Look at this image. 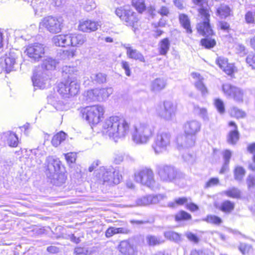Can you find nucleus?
I'll return each instance as SVG.
<instances>
[{"label":"nucleus","instance_id":"obj_1","mask_svg":"<svg viewBox=\"0 0 255 255\" xmlns=\"http://www.w3.org/2000/svg\"><path fill=\"white\" fill-rule=\"evenodd\" d=\"M130 125L125 119L117 116L105 120L102 125V132L115 141L125 137L129 131Z\"/></svg>","mask_w":255,"mask_h":255},{"label":"nucleus","instance_id":"obj_2","mask_svg":"<svg viewBox=\"0 0 255 255\" xmlns=\"http://www.w3.org/2000/svg\"><path fill=\"white\" fill-rule=\"evenodd\" d=\"M78 70L76 67L65 66L62 68L63 76L68 79L65 82L58 83L57 92L64 98H70L76 96L79 92L80 83L75 77H70L76 74Z\"/></svg>","mask_w":255,"mask_h":255},{"label":"nucleus","instance_id":"obj_3","mask_svg":"<svg viewBox=\"0 0 255 255\" xmlns=\"http://www.w3.org/2000/svg\"><path fill=\"white\" fill-rule=\"evenodd\" d=\"M201 129V124L197 120H190L184 126L185 135L178 136L177 145L179 149L193 146L196 140V135Z\"/></svg>","mask_w":255,"mask_h":255},{"label":"nucleus","instance_id":"obj_4","mask_svg":"<svg viewBox=\"0 0 255 255\" xmlns=\"http://www.w3.org/2000/svg\"><path fill=\"white\" fill-rule=\"evenodd\" d=\"M95 180L100 184L113 185L120 183L122 176L113 167L102 166L95 171Z\"/></svg>","mask_w":255,"mask_h":255},{"label":"nucleus","instance_id":"obj_5","mask_svg":"<svg viewBox=\"0 0 255 255\" xmlns=\"http://www.w3.org/2000/svg\"><path fill=\"white\" fill-rule=\"evenodd\" d=\"M47 176L52 179V182L56 186H60L66 179L64 173L61 171L60 160L52 156H49L45 161Z\"/></svg>","mask_w":255,"mask_h":255},{"label":"nucleus","instance_id":"obj_6","mask_svg":"<svg viewBox=\"0 0 255 255\" xmlns=\"http://www.w3.org/2000/svg\"><path fill=\"white\" fill-rule=\"evenodd\" d=\"M154 132V126L146 123H140L134 127L132 139L137 144H145L151 140Z\"/></svg>","mask_w":255,"mask_h":255},{"label":"nucleus","instance_id":"obj_7","mask_svg":"<svg viewBox=\"0 0 255 255\" xmlns=\"http://www.w3.org/2000/svg\"><path fill=\"white\" fill-rule=\"evenodd\" d=\"M134 180L140 184L151 189L158 188L153 171L149 168L145 167L136 171L134 175Z\"/></svg>","mask_w":255,"mask_h":255},{"label":"nucleus","instance_id":"obj_8","mask_svg":"<svg viewBox=\"0 0 255 255\" xmlns=\"http://www.w3.org/2000/svg\"><path fill=\"white\" fill-rule=\"evenodd\" d=\"M104 113V107L99 105L86 107L81 110L83 118L92 125L100 123L103 118Z\"/></svg>","mask_w":255,"mask_h":255},{"label":"nucleus","instance_id":"obj_9","mask_svg":"<svg viewBox=\"0 0 255 255\" xmlns=\"http://www.w3.org/2000/svg\"><path fill=\"white\" fill-rule=\"evenodd\" d=\"M63 27V19L61 17L48 16L43 18L39 23L40 30L45 29L51 33L61 32Z\"/></svg>","mask_w":255,"mask_h":255},{"label":"nucleus","instance_id":"obj_10","mask_svg":"<svg viewBox=\"0 0 255 255\" xmlns=\"http://www.w3.org/2000/svg\"><path fill=\"white\" fill-rule=\"evenodd\" d=\"M156 114L166 121L173 120L177 112V105L172 101L166 100L162 105L157 106L155 108Z\"/></svg>","mask_w":255,"mask_h":255},{"label":"nucleus","instance_id":"obj_11","mask_svg":"<svg viewBox=\"0 0 255 255\" xmlns=\"http://www.w3.org/2000/svg\"><path fill=\"white\" fill-rule=\"evenodd\" d=\"M199 17L200 21L197 25L198 32L204 36H210L213 34V31L209 23L210 14L207 8H201L199 9Z\"/></svg>","mask_w":255,"mask_h":255},{"label":"nucleus","instance_id":"obj_12","mask_svg":"<svg viewBox=\"0 0 255 255\" xmlns=\"http://www.w3.org/2000/svg\"><path fill=\"white\" fill-rule=\"evenodd\" d=\"M171 135L166 131H159L152 145V147L155 154H158L166 151L170 144Z\"/></svg>","mask_w":255,"mask_h":255},{"label":"nucleus","instance_id":"obj_13","mask_svg":"<svg viewBox=\"0 0 255 255\" xmlns=\"http://www.w3.org/2000/svg\"><path fill=\"white\" fill-rule=\"evenodd\" d=\"M116 14L121 20L125 21L127 25L131 27L135 31L137 28L138 18L135 12L129 9L120 7L116 10Z\"/></svg>","mask_w":255,"mask_h":255},{"label":"nucleus","instance_id":"obj_14","mask_svg":"<svg viewBox=\"0 0 255 255\" xmlns=\"http://www.w3.org/2000/svg\"><path fill=\"white\" fill-rule=\"evenodd\" d=\"M45 48L44 45L39 43H35L28 45L24 51V53L28 56L31 61L38 62L44 57Z\"/></svg>","mask_w":255,"mask_h":255},{"label":"nucleus","instance_id":"obj_15","mask_svg":"<svg viewBox=\"0 0 255 255\" xmlns=\"http://www.w3.org/2000/svg\"><path fill=\"white\" fill-rule=\"evenodd\" d=\"M113 92L112 88H96L88 91L86 97L90 101L102 102L106 100Z\"/></svg>","mask_w":255,"mask_h":255},{"label":"nucleus","instance_id":"obj_16","mask_svg":"<svg viewBox=\"0 0 255 255\" xmlns=\"http://www.w3.org/2000/svg\"><path fill=\"white\" fill-rule=\"evenodd\" d=\"M157 173L161 181L167 183L173 182L177 176L176 170L173 167L168 165L158 166Z\"/></svg>","mask_w":255,"mask_h":255},{"label":"nucleus","instance_id":"obj_17","mask_svg":"<svg viewBox=\"0 0 255 255\" xmlns=\"http://www.w3.org/2000/svg\"><path fill=\"white\" fill-rule=\"evenodd\" d=\"M222 89L227 97L237 102L243 101L244 92L240 88L230 84H225L222 86Z\"/></svg>","mask_w":255,"mask_h":255},{"label":"nucleus","instance_id":"obj_18","mask_svg":"<svg viewBox=\"0 0 255 255\" xmlns=\"http://www.w3.org/2000/svg\"><path fill=\"white\" fill-rule=\"evenodd\" d=\"M33 86L43 89L50 85L49 76L41 71L34 72L32 77Z\"/></svg>","mask_w":255,"mask_h":255},{"label":"nucleus","instance_id":"obj_19","mask_svg":"<svg viewBox=\"0 0 255 255\" xmlns=\"http://www.w3.org/2000/svg\"><path fill=\"white\" fill-rule=\"evenodd\" d=\"M166 196L164 194L149 195L138 198L136 201L137 206H146L155 204L164 200Z\"/></svg>","mask_w":255,"mask_h":255},{"label":"nucleus","instance_id":"obj_20","mask_svg":"<svg viewBox=\"0 0 255 255\" xmlns=\"http://www.w3.org/2000/svg\"><path fill=\"white\" fill-rule=\"evenodd\" d=\"M118 249L123 255H137L136 246L132 241L124 240L121 242Z\"/></svg>","mask_w":255,"mask_h":255},{"label":"nucleus","instance_id":"obj_21","mask_svg":"<svg viewBox=\"0 0 255 255\" xmlns=\"http://www.w3.org/2000/svg\"><path fill=\"white\" fill-rule=\"evenodd\" d=\"M100 25L99 22L91 20H82L79 22V29L84 32H90L97 30Z\"/></svg>","mask_w":255,"mask_h":255},{"label":"nucleus","instance_id":"obj_22","mask_svg":"<svg viewBox=\"0 0 255 255\" xmlns=\"http://www.w3.org/2000/svg\"><path fill=\"white\" fill-rule=\"evenodd\" d=\"M191 77L194 80V86L199 91L203 96H206L208 93V89L203 83L204 78L199 73L193 72L191 74Z\"/></svg>","mask_w":255,"mask_h":255},{"label":"nucleus","instance_id":"obj_23","mask_svg":"<svg viewBox=\"0 0 255 255\" xmlns=\"http://www.w3.org/2000/svg\"><path fill=\"white\" fill-rule=\"evenodd\" d=\"M216 63L227 74L231 75L234 73V66L233 64L228 63L227 58L219 57L216 60Z\"/></svg>","mask_w":255,"mask_h":255},{"label":"nucleus","instance_id":"obj_24","mask_svg":"<svg viewBox=\"0 0 255 255\" xmlns=\"http://www.w3.org/2000/svg\"><path fill=\"white\" fill-rule=\"evenodd\" d=\"M123 46L126 49L127 55L129 58L138 60L140 62H145V58L139 51L130 46L129 44H125Z\"/></svg>","mask_w":255,"mask_h":255},{"label":"nucleus","instance_id":"obj_25","mask_svg":"<svg viewBox=\"0 0 255 255\" xmlns=\"http://www.w3.org/2000/svg\"><path fill=\"white\" fill-rule=\"evenodd\" d=\"M70 45L79 47L86 41V36L81 33L69 34Z\"/></svg>","mask_w":255,"mask_h":255},{"label":"nucleus","instance_id":"obj_26","mask_svg":"<svg viewBox=\"0 0 255 255\" xmlns=\"http://www.w3.org/2000/svg\"><path fill=\"white\" fill-rule=\"evenodd\" d=\"M70 37L69 34H60L54 36L52 42L57 46L65 47L70 46Z\"/></svg>","mask_w":255,"mask_h":255},{"label":"nucleus","instance_id":"obj_27","mask_svg":"<svg viewBox=\"0 0 255 255\" xmlns=\"http://www.w3.org/2000/svg\"><path fill=\"white\" fill-rule=\"evenodd\" d=\"M166 86V80L162 78H158L150 83V88L154 92H159L163 90Z\"/></svg>","mask_w":255,"mask_h":255},{"label":"nucleus","instance_id":"obj_28","mask_svg":"<svg viewBox=\"0 0 255 255\" xmlns=\"http://www.w3.org/2000/svg\"><path fill=\"white\" fill-rule=\"evenodd\" d=\"M229 126L233 127V129L231 130L228 136V141L230 144H235L239 138V134L237 130V127L233 122L229 123Z\"/></svg>","mask_w":255,"mask_h":255},{"label":"nucleus","instance_id":"obj_29","mask_svg":"<svg viewBox=\"0 0 255 255\" xmlns=\"http://www.w3.org/2000/svg\"><path fill=\"white\" fill-rule=\"evenodd\" d=\"M97 248L93 247H77L74 249V253L77 255H91L96 252Z\"/></svg>","mask_w":255,"mask_h":255},{"label":"nucleus","instance_id":"obj_30","mask_svg":"<svg viewBox=\"0 0 255 255\" xmlns=\"http://www.w3.org/2000/svg\"><path fill=\"white\" fill-rule=\"evenodd\" d=\"M58 64V62L51 57H47L44 59L42 64V67L46 70H54Z\"/></svg>","mask_w":255,"mask_h":255},{"label":"nucleus","instance_id":"obj_31","mask_svg":"<svg viewBox=\"0 0 255 255\" xmlns=\"http://www.w3.org/2000/svg\"><path fill=\"white\" fill-rule=\"evenodd\" d=\"M15 55L13 53H9L4 59L5 69L7 72H9L13 68L15 63Z\"/></svg>","mask_w":255,"mask_h":255},{"label":"nucleus","instance_id":"obj_32","mask_svg":"<svg viewBox=\"0 0 255 255\" xmlns=\"http://www.w3.org/2000/svg\"><path fill=\"white\" fill-rule=\"evenodd\" d=\"M129 230L125 228H109L105 233V235L107 238H110L114 235L117 234H128Z\"/></svg>","mask_w":255,"mask_h":255},{"label":"nucleus","instance_id":"obj_33","mask_svg":"<svg viewBox=\"0 0 255 255\" xmlns=\"http://www.w3.org/2000/svg\"><path fill=\"white\" fill-rule=\"evenodd\" d=\"M66 137V134L63 131H60L55 134L51 140V143L53 146L57 147L63 141H64Z\"/></svg>","mask_w":255,"mask_h":255},{"label":"nucleus","instance_id":"obj_34","mask_svg":"<svg viewBox=\"0 0 255 255\" xmlns=\"http://www.w3.org/2000/svg\"><path fill=\"white\" fill-rule=\"evenodd\" d=\"M179 20L181 24L186 29V32L189 33H192V29L190 26V20L187 15L181 14L179 15Z\"/></svg>","mask_w":255,"mask_h":255},{"label":"nucleus","instance_id":"obj_35","mask_svg":"<svg viewBox=\"0 0 255 255\" xmlns=\"http://www.w3.org/2000/svg\"><path fill=\"white\" fill-rule=\"evenodd\" d=\"M159 51L160 55H165L169 50L170 42L168 38H164L159 43Z\"/></svg>","mask_w":255,"mask_h":255},{"label":"nucleus","instance_id":"obj_36","mask_svg":"<svg viewBox=\"0 0 255 255\" xmlns=\"http://www.w3.org/2000/svg\"><path fill=\"white\" fill-rule=\"evenodd\" d=\"M231 10L230 8L226 5H221L217 9V14L221 18H224L231 14Z\"/></svg>","mask_w":255,"mask_h":255},{"label":"nucleus","instance_id":"obj_37","mask_svg":"<svg viewBox=\"0 0 255 255\" xmlns=\"http://www.w3.org/2000/svg\"><path fill=\"white\" fill-rule=\"evenodd\" d=\"M194 112L202 117L204 120H208L207 111L205 108H200L198 105H194L193 106Z\"/></svg>","mask_w":255,"mask_h":255},{"label":"nucleus","instance_id":"obj_38","mask_svg":"<svg viewBox=\"0 0 255 255\" xmlns=\"http://www.w3.org/2000/svg\"><path fill=\"white\" fill-rule=\"evenodd\" d=\"M146 241L149 246H155L161 244L163 241L160 237L148 235L146 237Z\"/></svg>","mask_w":255,"mask_h":255},{"label":"nucleus","instance_id":"obj_39","mask_svg":"<svg viewBox=\"0 0 255 255\" xmlns=\"http://www.w3.org/2000/svg\"><path fill=\"white\" fill-rule=\"evenodd\" d=\"M164 236L167 239L178 242L181 241V235L173 231L165 232L164 234Z\"/></svg>","mask_w":255,"mask_h":255},{"label":"nucleus","instance_id":"obj_40","mask_svg":"<svg viewBox=\"0 0 255 255\" xmlns=\"http://www.w3.org/2000/svg\"><path fill=\"white\" fill-rule=\"evenodd\" d=\"M234 177L236 180L241 181L244 178L246 171L241 166H237L234 170Z\"/></svg>","mask_w":255,"mask_h":255},{"label":"nucleus","instance_id":"obj_41","mask_svg":"<svg viewBox=\"0 0 255 255\" xmlns=\"http://www.w3.org/2000/svg\"><path fill=\"white\" fill-rule=\"evenodd\" d=\"M234 208V203L227 200L223 202L220 207V210L224 212H230Z\"/></svg>","mask_w":255,"mask_h":255},{"label":"nucleus","instance_id":"obj_42","mask_svg":"<svg viewBox=\"0 0 255 255\" xmlns=\"http://www.w3.org/2000/svg\"><path fill=\"white\" fill-rule=\"evenodd\" d=\"M7 143L10 147H16L18 145V137L15 133H10L7 138Z\"/></svg>","mask_w":255,"mask_h":255},{"label":"nucleus","instance_id":"obj_43","mask_svg":"<svg viewBox=\"0 0 255 255\" xmlns=\"http://www.w3.org/2000/svg\"><path fill=\"white\" fill-rule=\"evenodd\" d=\"M224 194L228 197L237 198L240 197L241 192L239 190L236 188H232L224 192Z\"/></svg>","mask_w":255,"mask_h":255},{"label":"nucleus","instance_id":"obj_44","mask_svg":"<svg viewBox=\"0 0 255 255\" xmlns=\"http://www.w3.org/2000/svg\"><path fill=\"white\" fill-rule=\"evenodd\" d=\"M187 199L186 197L179 198L175 199L174 201L168 203V206L172 208H176L187 203Z\"/></svg>","mask_w":255,"mask_h":255},{"label":"nucleus","instance_id":"obj_45","mask_svg":"<svg viewBox=\"0 0 255 255\" xmlns=\"http://www.w3.org/2000/svg\"><path fill=\"white\" fill-rule=\"evenodd\" d=\"M91 78L92 81L99 83H104L106 81V75L104 74L101 73L98 74H93L91 76Z\"/></svg>","mask_w":255,"mask_h":255},{"label":"nucleus","instance_id":"obj_46","mask_svg":"<svg viewBox=\"0 0 255 255\" xmlns=\"http://www.w3.org/2000/svg\"><path fill=\"white\" fill-rule=\"evenodd\" d=\"M191 218V215L184 211H180L175 215V220L176 221L187 220L190 219Z\"/></svg>","mask_w":255,"mask_h":255},{"label":"nucleus","instance_id":"obj_47","mask_svg":"<svg viewBox=\"0 0 255 255\" xmlns=\"http://www.w3.org/2000/svg\"><path fill=\"white\" fill-rule=\"evenodd\" d=\"M209 223L219 225L222 222V220L219 217L215 215H208L203 220Z\"/></svg>","mask_w":255,"mask_h":255},{"label":"nucleus","instance_id":"obj_48","mask_svg":"<svg viewBox=\"0 0 255 255\" xmlns=\"http://www.w3.org/2000/svg\"><path fill=\"white\" fill-rule=\"evenodd\" d=\"M214 105L218 112L223 114L225 112V106L224 102L220 99H216L214 102Z\"/></svg>","mask_w":255,"mask_h":255},{"label":"nucleus","instance_id":"obj_49","mask_svg":"<svg viewBox=\"0 0 255 255\" xmlns=\"http://www.w3.org/2000/svg\"><path fill=\"white\" fill-rule=\"evenodd\" d=\"M201 43L205 48H211L215 45L216 41L214 39L205 38L201 40Z\"/></svg>","mask_w":255,"mask_h":255},{"label":"nucleus","instance_id":"obj_50","mask_svg":"<svg viewBox=\"0 0 255 255\" xmlns=\"http://www.w3.org/2000/svg\"><path fill=\"white\" fill-rule=\"evenodd\" d=\"M230 113L232 116L237 118H243L246 115L244 112L235 107L231 109Z\"/></svg>","mask_w":255,"mask_h":255},{"label":"nucleus","instance_id":"obj_51","mask_svg":"<svg viewBox=\"0 0 255 255\" xmlns=\"http://www.w3.org/2000/svg\"><path fill=\"white\" fill-rule=\"evenodd\" d=\"M132 3L139 12H141L144 10L145 6L143 0H132Z\"/></svg>","mask_w":255,"mask_h":255},{"label":"nucleus","instance_id":"obj_52","mask_svg":"<svg viewBox=\"0 0 255 255\" xmlns=\"http://www.w3.org/2000/svg\"><path fill=\"white\" fill-rule=\"evenodd\" d=\"M96 4L94 0H86V2L84 6V9L87 11H90L95 9Z\"/></svg>","mask_w":255,"mask_h":255},{"label":"nucleus","instance_id":"obj_53","mask_svg":"<svg viewBox=\"0 0 255 255\" xmlns=\"http://www.w3.org/2000/svg\"><path fill=\"white\" fill-rule=\"evenodd\" d=\"M65 158L68 163H73L76 159L77 155L75 152H69L64 154Z\"/></svg>","mask_w":255,"mask_h":255},{"label":"nucleus","instance_id":"obj_54","mask_svg":"<svg viewBox=\"0 0 255 255\" xmlns=\"http://www.w3.org/2000/svg\"><path fill=\"white\" fill-rule=\"evenodd\" d=\"M246 62L253 69H255V54H249L246 58Z\"/></svg>","mask_w":255,"mask_h":255},{"label":"nucleus","instance_id":"obj_55","mask_svg":"<svg viewBox=\"0 0 255 255\" xmlns=\"http://www.w3.org/2000/svg\"><path fill=\"white\" fill-rule=\"evenodd\" d=\"M255 13L248 11L245 15V19L248 23H254L255 22Z\"/></svg>","mask_w":255,"mask_h":255},{"label":"nucleus","instance_id":"obj_56","mask_svg":"<svg viewBox=\"0 0 255 255\" xmlns=\"http://www.w3.org/2000/svg\"><path fill=\"white\" fill-rule=\"evenodd\" d=\"M246 181L249 188L255 187V175H249Z\"/></svg>","mask_w":255,"mask_h":255},{"label":"nucleus","instance_id":"obj_57","mask_svg":"<svg viewBox=\"0 0 255 255\" xmlns=\"http://www.w3.org/2000/svg\"><path fill=\"white\" fill-rule=\"evenodd\" d=\"M121 66L125 70L126 75L127 76H130L131 72L128 62L123 61L121 62Z\"/></svg>","mask_w":255,"mask_h":255},{"label":"nucleus","instance_id":"obj_58","mask_svg":"<svg viewBox=\"0 0 255 255\" xmlns=\"http://www.w3.org/2000/svg\"><path fill=\"white\" fill-rule=\"evenodd\" d=\"M186 236L189 241L194 243H197L199 241V238L195 234L191 232L187 233L186 234Z\"/></svg>","mask_w":255,"mask_h":255},{"label":"nucleus","instance_id":"obj_59","mask_svg":"<svg viewBox=\"0 0 255 255\" xmlns=\"http://www.w3.org/2000/svg\"><path fill=\"white\" fill-rule=\"evenodd\" d=\"M219 183V179L217 178H212L210 179L206 184L205 187L206 188L211 187L212 186L216 185Z\"/></svg>","mask_w":255,"mask_h":255},{"label":"nucleus","instance_id":"obj_60","mask_svg":"<svg viewBox=\"0 0 255 255\" xmlns=\"http://www.w3.org/2000/svg\"><path fill=\"white\" fill-rule=\"evenodd\" d=\"M239 249L242 253L245 255L250 251L251 247L246 244H241L240 246Z\"/></svg>","mask_w":255,"mask_h":255},{"label":"nucleus","instance_id":"obj_61","mask_svg":"<svg viewBox=\"0 0 255 255\" xmlns=\"http://www.w3.org/2000/svg\"><path fill=\"white\" fill-rule=\"evenodd\" d=\"M124 155L122 153L115 154L114 155V162L116 164H120L123 161Z\"/></svg>","mask_w":255,"mask_h":255},{"label":"nucleus","instance_id":"obj_62","mask_svg":"<svg viewBox=\"0 0 255 255\" xmlns=\"http://www.w3.org/2000/svg\"><path fill=\"white\" fill-rule=\"evenodd\" d=\"M232 152L229 150H226L223 152V158L225 162H230Z\"/></svg>","mask_w":255,"mask_h":255},{"label":"nucleus","instance_id":"obj_63","mask_svg":"<svg viewBox=\"0 0 255 255\" xmlns=\"http://www.w3.org/2000/svg\"><path fill=\"white\" fill-rule=\"evenodd\" d=\"M158 12L161 15L167 16L169 12L168 8L166 6H162L160 9L158 10Z\"/></svg>","mask_w":255,"mask_h":255},{"label":"nucleus","instance_id":"obj_64","mask_svg":"<svg viewBox=\"0 0 255 255\" xmlns=\"http://www.w3.org/2000/svg\"><path fill=\"white\" fill-rule=\"evenodd\" d=\"M186 208L191 211H195L198 210L197 205L194 203H189L186 204Z\"/></svg>","mask_w":255,"mask_h":255}]
</instances>
